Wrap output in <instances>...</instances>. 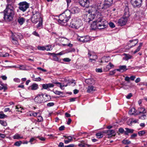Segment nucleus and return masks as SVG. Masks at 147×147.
Returning <instances> with one entry per match:
<instances>
[{
  "label": "nucleus",
  "mask_w": 147,
  "mask_h": 147,
  "mask_svg": "<svg viewBox=\"0 0 147 147\" xmlns=\"http://www.w3.org/2000/svg\"><path fill=\"white\" fill-rule=\"evenodd\" d=\"M78 11L79 9L76 7H73L70 10H66L59 15L58 22L61 25L63 26L67 25V22L71 18V13H78Z\"/></svg>",
  "instance_id": "nucleus-1"
},
{
  "label": "nucleus",
  "mask_w": 147,
  "mask_h": 147,
  "mask_svg": "<svg viewBox=\"0 0 147 147\" xmlns=\"http://www.w3.org/2000/svg\"><path fill=\"white\" fill-rule=\"evenodd\" d=\"M14 8L13 4H8L4 10V19L6 22H10L13 18L15 14Z\"/></svg>",
  "instance_id": "nucleus-2"
},
{
  "label": "nucleus",
  "mask_w": 147,
  "mask_h": 147,
  "mask_svg": "<svg viewBox=\"0 0 147 147\" xmlns=\"http://www.w3.org/2000/svg\"><path fill=\"white\" fill-rule=\"evenodd\" d=\"M102 6L101 4L97 5L96 4H93L91 5L89 7L88 12L89 13H93L94 14H96L97 16L96 18H99L100 16H101L100 11L104 9L103 8H102Z\"/></svg>",
  "instance_id": "nucleus-3"
},
{
  "label": "nucleus",
  "mask_w": 147,
  "mask_h": 147,
  "mask_svg": "<svg viewBox=\"0 0 147 147\" xmlns=\"http://www.w3.org/2000/svg\"><path fill=\"white\" fill-rule=\"evenodd\" d=\"M40 19L41 20L40 17V14L39 12L36 10H33L32 12V16L31 18V20L33 23H36L40 21Z\"/></svg>",
  "instance_id": "nucleus-4"
},
{
  "label": "nucleus",
  "mask_w": 147,
  "mask_h": 147,
  "mask_svg": "<svg viewBox=\"0 0 147 147\" xmlns=\"http://www.w3.org/2000/svg\"><path fill=\"white\" fill-rule=\"evenodd\" d=\"M82 20L80 19L76 20L72 19L70 23V26L73 28L78 29L82 25Z\"/></svg>",
  "instance_id": "nucleus-5"
},
{
  "label": "nucleus",
  "mask_w": 147,
  "mask_h": 147,
  "mask_svg": "<svg viewBox=\"0 0 147 147\" xmlns=\"http://www.w3.org/2000/svg\"><path fill=\"white\" fill-rule=\"evenodd\" d=\"M20 10L24 12L29 8V4L26 1L20 2L18 4Z\"/></svg>",
  "instance_id": "nucleus-6"
},
{
  "label": "nucleus",
  "mask_w": 147,
  "mask_h": 147,
  "mask_svg": "<svg viewBox=\"0 0 147 147\" xmlns=\"http://www.w3.org/2000/svg\"><path fill=\"white\" fill-rule=\"evenodd\" d=\"M102 15L100 16L99 18H96V22H97L98 28L100 29L105 28L106 26L104 23L103 21H102Z\"/></svg>",
  "instance_id": "nucleus-7"
},
{
  "label": "nucleus",
  "mask_w": 147,
  "mask_h": 147,
  "mask_svg": "<svg viewBox=\"0 0 147 147\" xmlns=\"http://www.w3.org/2000/svg\"><path fill=\"white\" fill-rule=\"evenodd\" d=\"M44 94L42 93L37 94L34 98L35 102L36 103L39 104L44 102Z\"/></svg>",
  "instance_id": "nucleus-8"
},
{
  "label": "nucleus",
  "mask_w": 147,
  "mask_h": 147,
  "mask_svg": "<svg viewBox=\"0 0 147 147\" xmlns=\"http://www.w3.org/2000/svg\"><path fill=\"white\" fill-rule=\"evenodd\" d=\"M142 0H130L131 4L134 8L140 7L142 4Z\"/></svg>",
  "instance_id": "nucleus-9"
},
{
  "label": "nucleus",
  "mask_w": 147,
  "mask_h": 147,
  "mask_svg": "<svg viewBox=\"0 0 147 147\" xmlns=\"http://www.w3.org/2000/svg\"><path fill=\"white\" fill-rule=\"evenodd\" d=\"M78 40L83 43H85L89 41L91 38L88 36H78L77 38Z\"/></svg>",
  "instance_id": "nucleus-10"
},
{
  "label": "nucleus",
  "mask_w": 147,
  "mask_h": 147,
  "mask_svg": "<svg viewBox=\"0 0 147 147\" xmlns=\"http://www.w3.org/2000/svg\"><path fill=\"white\" fill-rule=\"evenodd\" d=\"M128 18L123 16L122 18L118 20L117 23L121 26L125 25L127 22Z\"/></svg>",
  "instance_id": "nucleus-11"
},
{
  "label": "nucleus",
  "mask_w": 147,
  "mask_h": 147,
  "mask_svg": "<svg viewBox=\"0 0 147 147\" xmlns=\"http://www.w3.org/2000/svg\"><path fill=\"white\" fill-rule=\"evenodd\" d=\"M113 3V0H105L104 4H101L102 6V8L104 9H106L110 6Z\"/></svg>",
  "instance_id": "nucleus-12"
},
{
  "label": "nucleus",
  "mask_w": 147,
  "mask_h": 147,
  "mask_svg": "<svg viewBox=\"0 0 147 147\" xmlns=\"http://www.w3.org/2000/svg\"><path fill=\"white\" fill-rule=\"evenodd\" d=\"M79 3L82 6L87 8L89 6V0H80Z\"/></svg>",
  "instance_id": "nucleus-13"
},
{
  "label": "nucleus",
  "mask_w": 147,
  "mask_h": 147,
  "mask_svg": "<svg viewBox=\"0 0 147 147\" xmlns=\"http://www.w3.org/2000/svg\"><path fill=\"white\" fill-rule=\"evenodd\" d=\"M54 85L53 84L49 83L47 84H42V89H45L47 90H49V88H53L54 87Z\"/></svg>",
  "instance_id": "nucleus-14"
},
{
  "label": "nucleus",
  "mask_w": 147,
  "mask_h": 147,
  "mask_svg": "<svg viewBox=\"0 0 147 147\" xmlns=\"http://www.w3.org/2000/svg\"><path fill=\"white\" fill-rule=\"evenodd\" d=\"M87 89L86 92L89 93H92L96 90V87L92 85L89 86Z\"/></svg>",
  "instance_id": "nucleus-15"
},
{
  "label": "nucleus",
  "mask_w": 147,
  "mask_h": 147,
  "mask_svg": "<svg viewBox=\"0 0 147 147\" xmlns=\"http://www.w3.org/2000/svg\"><path fill=\"white\" fill-rule=\"evenodd\" d=\"M88 55L89 57L90 58V61L91 62L93 61H95V59L97 58V56L96 55L94 54L92 55L90 52H88Z\"/></svg>",
  "instance_id": "nucleus-16"
},
{
  "label": "nucleus",
  "mask_w": 147,
  "mask_h": 147,
  "mask_svg": "<svg viewBox=\"0 0 147 147\" xmlns=\"http://www.w3.org/2000/svg\"><path fill=\"white\" fill-rule=\"evenodd\" d=\"M22 37V35L20 33H15L13 34L12 33L11 38H12L13 37L15 39H20Z\"/></svg>",
  "instance_id": "nucleus-17"
},
{
  "label": "nucleus",
  "mask_w": 147,
  "mask_h": 147,
  "mask_svg": "<svg viewBox=\"0 0 147 147\" xmlns=\"http://www.w3.org/2000/svg\"><path fill=\"white\" fill-rule=\"evenodd\" d=\"M126 65H120L119 67V68L116 69L117 71L120 72H123L125 71L128 69L127 68Z\"/></svg>",
  "instance_id": "nucleus-18"
},
{
  "label": "nucleus",
  "mask_w": 147,
  "mask_h": 147,
  "mask_svg": "<svg viewBox=\"0 0 147 147\" xmlns=\"http://www.w3.org/2000/svg\"><path fill=\"white\" fill-rule=\"evenodd\" d=\"M38 88V84L36 83H34L28 88V89L32 90H37Z\"/></svg>",
  "instance_id": "nucleus-19"
},
{
  "label": "nucleus",
  "mask_w": 147,
  "mask_h": 147,
  "mask_svg": "<svg viewBox=\"0 0 147 147\" xmlns=\"http://www.w3.org/2000/svg\"><path fill=\"white\" fill-rule=\"evenodd\" d=\"M138 111L139 113L137 114V115H139L141 114H145L146 112L145 109L144 107H143L139 108L138 109Z\"/></svg>",
  "instance_id": "nucleus-20"
},
{
  "label": "nucleus",
  "mask_w": 147,
  "mask_h": 147,
  "mask_svg": "<svg viewBox=\"0 0 147 147\" xmlns=\"http://www.w3.org/2000/svg\"><path fill=\"white\" fill-rule=\"evenodd\" d=\"M114 67V65L111 62L109 63V64L107 65L105 68H104L105 71H108L110 69L113 68Z\"/></svg>",
  "instance_id": "nucleus-21"
},
{
  "label": "nucleus",
  "mask_w": 147,
  "mask_h": 147,
  "mask_svg": "<svg viewBox=\"0 0 147 147\" xmlns=\"http://www.w3.org/2000/svg\"><path fill=\"white\" fill-rule=\"evenodd\" d=\"M129 42H130V45L131 48L135 46V45L137 44L138 42V39L131 40H129Z\"/></svg>",
  "instance_id": "nucleus-22"
},
{
  "label": "nucleus",
  "mask_w": 147,
  "mask_h": 147,
  "mask_svg": "<svg viewBox=\"0 0 147 147\" xmlns=\"http://www.w3.org/2000/svg\"><path fill=\"white\" fill-rule=\"evenodd\" d=\"M14 139L20 140L23 138V136L21 134L16 133L13 136Z\"/></svg>",
  "instance_id": "nucleus-23"
},
{
  "label": "nucleus",
  "mask_w": 147,
  "mask_h": 147,
  "mask_svg": "<svg viewBox=\"0 0 147 147\" xmlns=\"http://www.w3.org/2000/svg\"><path fill=\"white\" fill-rule=\"evenodd\" d=\"M125 135H128L129 133H132L134 131V129L128 128H125Z\"/></svg>",
  "instance_id": "nucleus-24"
},
{
  "label": "nucleus",
  "mask_w": 147,
  "mask_h": 147,
  "mask_svg": "<svg viewBox=\"0 0 147 147\" xmlns=\"http://www.w3.org/2000/svg\"><path fill=\"white\" fill-rule=\"evenodd\" d=\"M124 16L126 17H129V8L128 7L126 6L124 10Z\"/></svg>",
  "instance_id": "nucleus-25"
},
{
  "label": "nucleus",
  "mask_w": 147,
  "mask_h": 147,
  "mask_svg": "<svg viewBox=\"0 0 147 147\" xmlns=\"http://www.w3.org/2000/svg\"><path fill=\"white\" fill-rule=\"evenodd\" d=\"M114 131L113 130H108L107 131L106 133L107 134L109 138L114 136Z\"/></svg>",
  "instance_id": "nucleus-26"
},
{
  "label": "nucleus",
  "mask_w": 147,
  "mask_h": 147,
  "mask_svg": "<svg viewBox=\"0 0 147 147\" xmlns=\"http://www.w3.org/2000/svg\"><path fill=\"white\" fill-rule=\"evenodd\" d=\"M78 146L80 147H89L90 146V145L86 144L84 141H82L79 143Z\"/></svg>",
  "instance_id": "nucleus-27"
},
{
  "label": "nucleus",
  "mask_w": 147,
  "mask_h": 147,
  "mask_svg": "<svg viewBox=\"0 0 147 147\" xmlns=\"http://www.w3.org/2000/svg\"><path fill=\"white\" fill-rule=\"evenodd\" d=\"M91 29L92 30H95L98 28L97 22H96V20L91 24Z\"/></svg>",
  "instance_id": "nucleus-28"
},
{
  "label": "nucleus",
  "mask_w": 147,
  "mask_h": 147,
  "mask_svg": "<svg viewBox=\"0 0 147 147\" xmlns=\"http://www.w3.org/2000/svg\"><path fill=\"white\" fill-rule=\"evenodd\" d=\"M91 14L89 15L88 19H89V21L92 20L94 18L96 19V17L97 16L96 14L93 13H90Z\"/></svg>",
  "instance_id": "nucleus-29"
},
{
  "label": "nucleus",
  "mask_w": 147,
  "mask_h": 147,
  "mask_svg": "<svg viewBox=\"0 0 147 147\" xmlns=\"http://www.w3.org/2000/svg\"><path fill=\"white\" fill-rule=\"evenodd\" d=\"M39 113V112H35L33 111H30L29 112V114L30 116H33L34 117L37 116Z\"/></svg>",
  "instance_id": "nucleus-30"
},
{
  "label": "nucleus",
  "mask_w": 147,
  "mask_h": 147,
  "mask_svg": "<svg viewBox=\"0 0 147 147\" xmlns=\"http://www.w3.org/2000/svg\"><path fill=\"white\" fill-rule=\"evenodd\" d=\"M85 82L88 84H91L94 83V80L92 79H86L85 80Z\"/></svg>",
  "instance_id": "nucleus-31"
},
{
  "label": "nucleus",
  "mask_w": 147,
  "mask_h": 147,
  "mask_svg": "<svg viewBox=\"0 0 147 147\" xmlns=\"http://www.w3.org/2000/svg\"><path fill=\"white\" fill-rule=\"evenodd\" d=\"M25 19L23 17H20L18 20V23L22 25L25 22Z\"/></svg>",
  "instance_id": "nucleus-32"
},
{
  "label": "nucleus",
  "mask_w": 147,
  "mask_h": 147,
  "mask_svg": "<svg viewBox=\"0 0 147 147\" xmlns=\"http://www.w3.org/2000/svg\"><path fill=\"white\" fill-rule=\"evenodd\" d=\"M53 83L57 85V86H59L61 89L64 90V88H63V87L64 86V85H62L61 83L58 82H53Z\"/></svg>",
  "instance_id": "nucleus-33"
},
{
  "label": "nucleus",
  "mask_w": 147,
  "mask_h": 147,
  "mask_svg": "<svg viewBox=\"0 0 147 147\" xmlns=\"http://www.w3.org/2000/svg\"><path fill=\"white\" fill-rule=\"evenodd\" d=\"M47 48V47L45 48V47L44 46H38L37 47L38 49L39 50L44 51L46 50L47 51H49L50 49H48Z\"/></svg>",
  "instance_id": "nucleus-34"
},
{
  "label": "nucleus",
  "mask_w": 147,
  "mask_h": 147,
  "mask_svg": "<svg viewBox=\"0 0 147 147\" xmlns=\"http://www.w3.org/2000/svg\"><path fill=\"white\" fill-rule=\"evenodd\" d=\"M45 96L47 98H44V102H45L48 101L50 100L51 99V97L50 95L47 94H45Z\"/></svg>",
  "instance_id": "nucleus-35"
},
{
  "label": "nucleus",
  "mask_w": 147,
  "mask_h": 147,
  "mask_svg": "<svg viewBox=\"0 0 147 147\" xmlns=\"http://www.w3.org/2000/svg\"><path fill=\"white\" fill-rule=\"evenodd\" d=\"M142 114L140 116L139 118L142 120H144L147 118V115L145 114Z\"/></svg>",
  "instance_id": "nucleus-36"
},
{
  "label": "nucleus",
  "mask_w": 147,
  "mask_h": 147,
  "mask_svg": "<svg viewBox=\"0 0 147 147\" xmlns=\"http://www.w3.org/2000/svg\"><path fill=\"white\" fill-rule=\"evenodd\" d=\"M96 135L97 138H101L103 136V134L101 132H100L96 133Z\"/></svg>",
  "instance_id": "nucleus-37"
},
{
  "label": "nucleus",
  "mask_w": 147,
  "mask_h": 147,
  "mask_svg": "<svg viewBox=\"0 0 147 147\" xmlns=\"http://www.w3.org/2000/svg\"><path fill=\"white\" fill-rule=\"evenodd\" d=\"M18 68L20 70H25L26 69V66L24 65H18Z\"/></svg>",
  "instance_id": "nucleus-38"
},
{
  "label": "nucleus",
  "mask_w": 147,
  "mask_h": 147,
  "mask_svg": "<svg viewBox=\"0 0 147 147\" xmlns=\"http://www.w3.org/2000/svg\"><path fill=\"white\" fill-rule=\"evenodd\" d=\"M9 54L7 53L0 52V56L4 57L8 56Z\"/></svg>",
  "instance_id": "nucleus-39"
},
{
  "label": "nucleus",
  "mask_w": 147,
  "mask_h": 147,
  "mask_svg": "<svg viewBox=\"0 0 147 147\" xmlns=\"http://www.w3.org/2000/svg\"><path fill=\"white\" fill-rule=\"evenodd\" d=\"M135 109L134 108H131L129 112V113L130 115H133L135 113Z\"/></svg>",
  "instance_id": "nucleus-40"
},
{
  "label": "nucleus",
  "mask_w": 147,
  "mask_h": 147,
  "mask_svg": "<svg viewBox=\"0 0 147 147\" xmlns=\"http://www.w3.org/2000/svg\"><path fill=\"white\" fill-rule=\"evenodd\" d=\"M39 115L38 116L37 120L38 122H40L42 121H43V119L42 117L41 116L40 113H39Z\"/></svg>",
  "instance_id": "nucleus-41"
},
{
  "label": "nucleus",
  "mask_w": 147,
  "mask_h": 147,
  "mask_svg": "<svg viewBox=\"0 0 147 147\" xmlns=\"http://www.w3.org/2000/svg\"><path fill=\"white\" fill-rule=\"evenodd\" d=\"M146 133L145 131L144 130L139 131L138 133V134L140 136H142L144 134Z\"/></svg>",
  "instance_id": "nucleus-42"
},
{
  "label": "nucleus",
  "mask_w": 147,
  "mask_h": 147,
  "mask_svg": "<svg viewBox=\"0 0 147 147\" xmlns=\"http://www.w3.org/2000/svg\"><path fill=\"white\" fill-rule=\"evenodd\" d=\"M122 143L125 144H129L131 143V142L128 140H123L122 141Z\"/></svg>",
  "instance_id": "nucleus-43"
},
{
  "label": "nucleus",
  "mask_w": 147,
  "mask_h": 147,
  "mask_svg": "<svg viewBox=\"0 0 147 147\" xmlns=\"http://www.w3.org/2000/svg\"><path fill=\"white\" fill-rule=\"evenodd\" d=\"M109 57H102V59L103 60V61H105V62H107L109 60ZM102 61H101V62L102 63Z\"/></svg>",
  "instance_id": "nucleus-44"
},
{
  "label": "nucleus",
  "mask_w": 147,
  "mask_h": 147,
  "mask_svg": "<svg viewBox=\"0 0 147 147\" xmlns=\"http://www.w3.org/2000/svg\"><path fill=\"white\" fill-rule=\"evenodd\" d=\"M0 124L4 126H6L7 125L6 122L4 121L0 120Z\"/></svg>",
  "instance_id": "nucleus-45"
},
{
  "label": "nucleus",
  "mask_w": 147,
  "mask_h": 147,
  "mask_svg": "<svg viewBox=\"0 0 147 147\" xmlns=\"http://www.w3.org/2000/svg\"><path fill=\"white\" fill-rule=\"evenodd\" d=\"M12 38V43L15 45H18V42L17 39H15L13 37Z\"/></svg>",
  "instance_id": "nucleus-46"
},
{
  "label": "nucleus",
  "mask_w": 147,
  "mask_h": 147,
  "mask_svg": "<svg viewBox=\"0 0 147 147\" xmlns=\"http://www.w3.org/2000/svg\"><path fill=\"white\" fill-rule=\"evenodd\" d=\"M32 80L34 81H40L41 80V79L40 77L38 78H34L32 79Z\"/></svg>",
  "instance_id": "nucleus-47"
},
{
  "label": "nucleus",
  "mask_w": 147,
  "mask_h": 147,
  "mask_svg": "<svg viewBox=\"0 0 147 147\" xmlns=\"http://www.w3.org/2000/svg\"><path fill=\"white\" fill-rule=\"evenodd\" d=\"M22 143V142L21 141H17L15 142L14 145L18 146H20L21 144Z\"/></svg>",
  "instance_id": "nucleus-48"
},
{
  "label": "nucleus",
  "mask_w": 147,
  "mask_h": 147,
  "mask_svg": "<svg viewBox=\"0 0 147 147\" xmlns=\"http://www.w3.org/2000/svg\"><path fill=\"white\" fill-rule=\"evenodd\" d=\"M137 136V134H134L131 135L130 138L131 139H134Z\"/></svg>",
  "instance_id": "nucleus-49"
},
{
  "label": "nucleus",
  "mask_w": 147,
  "mask_h": 147,
  "mask_svg": "<svg viewBox=\"0 0 147 147\" xmlns=\"http://www.w3.org/2000/svg\"><path fill=\"white\" fill-rule=\"evenodd\" d=\"M124 55L125 56V58L127 59H130L131 58L132 56L129 55L125 54Z\"/></svg>",
  "instance_id": "nucleus-50"
},
{
  "label": "nucleus",
  "mask_w": 147,
  "mask_h": 147,
  "mask_svg": "<svg viewBox=\"0 0 147 147\" xmlns=\"http://www.w3.org/2000/svg\"><path fill=\"white\" fill-rule=\"evenodd\" d=\"M116 71L117 70H116V69H115L113 71H110L109 73V75L111 76L114 75Z\"/></svg>",
  "instance_id": "nucleus-51"
},
{
  "label": "nucleus",
  "mask_w": 147,
  "mask_h": 147,
  "mask_svg": "<svg viewBox=\"0 0 147 147\" xmlns=\"http://www.w3.org/2000/svg\"><path fill=\"white\" fill-rule=\"evenodd\" d=\"M55 94L58 95H60L61 94H63V92L60 91H58L57 90H56L54 92Z\"/></svg>",
  "instance_id": "nucleus-52"
},
{
  "label": "nucleus",
  "mask_w": 147,
  "mask_h": 147,
  "mask_svg": "<svg viewBox=\"0 0 147 147\" xmlns=\"http://www.w3.org/2000/svg\"><path fill=\"white\" fill-rule=\"evenodd\" d=\"M119 132L121 134L124 133L125 134V131L122 128H120L119 129Z\"/></svg>",
  "instance_id": "nucleus-53"
},
{
  "label": "nucleus",
  "mask_w": 147,
  "mask_h": 147,
  "mask_svg": "<svg viewBox=\"0 0 147 147\" xmlns=\"http://www.w3.org/2000/svg\"><path fill=\"white\" fill-rule=\"evenodd\" d=\"M54 105L53 102H49L47 104V106L48 107H51L53 106Z\"/></svg>",
  "instance_id": "nucleus-54"
},
{
  "label": "nucleus",
  "mask_w": 147,
  "mask_h": 147,
  "mask_svg": "<svg viewBox=\"0 0 147 147\" xmlns=\"http://www.w3.org/2000/svg\"><path fill=\"white\" fill-rule=\"evenodd\" d=\"M71 60L69 58H66L63 59V61L64 62H69L71 61Z\"/></svg>",
  "instance_id": "nucleus-55"
},
{
  "label": "nucleus",
  "mask_w": 147,
  "mask_h": 147,
  "mask_svg": "<svg viewBox=\"0 0 147 147\" xmlns=\"http://www.w3.org/2000/svg\"><path fill=\"white\" fill-rule=\"evenodd\" d=\"M109 25L112 28H113L115 27L114 24L112 22L110 23H109Z\"/></svg>",
  "instance_id": "nucleus-56"
},
{
  "label": "nucleus",
  "mask_w": 147,
  "mask_h": 147,
  "mask_svg": "<svg viewBox=\"0 0 147 147\" xmlns=\"http://www.w3.org/2000/svg\"><path fill=\"white\" fill-rule=\"evenodd\" d=\"M36 139L34 138H32L30 139L29 142H30L31 144H32V142L34 141Z\"/></svg>",
  "instance_id": "nucleus-57"
},
{
  "label": "nucleus",
  "mask_w": 147,
  "mask_h": 147,
  "mask_svg": "<svg viewBox=\"0 0 147 147\" xmlns=\"http://www.w3.org/2000/svg\"><path fill=\"white\" fill-rule=\"evenodd\" d=\"M130 78L128 76H126L125 78V80L128 82H129L130 81Z\"/></svg>",
  "instance_id": "nucleus-58"
},
{
  "label": "nucleus",
  "mask_w": 147,
  "mask_h": 147,
  "mask_svg": "<svg viewBox=\"0 0 147 147\" xmlns=\"http://www.w3.org/2000/svg\"><path fill=\"white\" fill-rule=\"evenodd\" d=\"M65 128V127L64 126L62 125V126H61V127H60L59 128V131H62V130H63Z\"/></svg>",
  "instance_id": "nucleus-59"
},
{
  "label": "nucleus",
  "mask_w": 147,
  "mask_h": 147,
  "mask_svg": "<svg viewBox=\"0 0 147 147\" xmlns=\"http://www.w3.org/2000/svg\"><path fill=\"white\" fill-rule=\"evenodd\" d=\"M42 25L41 22H39L38 24H37V27L38 28H39L40 27H41Z\"/></svg>",
  "instance_id": "nucleus-60"
},
{
  "label": "nucleus",
  "mask_w": 147,
  "mask_h": 147,
  "mask_svg": "<svg viewBox=\"0 0 147 147\" xmlns=\"http://www.w3.org/2000/svg\"><path fill=\"white\" fill-rule=\"evenodd\" d=\"M32 34L34 35L37 36H39V34H38V33L35 31H34L32 33Z\"/></svg>",
  "instance_id": "nucleus-61"
},
{
  "label": "nucleus",
  "mask_w": 147,
  "mask_h": 147,
  "mask_svg": "<svg viewBox=\"0 0 147 147\" xmlns=\"http://www.w3.org/2000/svg\"><path fill=\"white\" fill-rule=\"evenodd\" d=\"M140 49L141 48L138 47V48H137V49H136V50L134 51V53L135 54L136 53L138 52L140 50Z\"/></svg>",
  "instance_id": "nucleus-62"
},
{
  "label": "nucleus",
  "mask_w": 147,
  "mask_h": 147,
  "mask_svg": "<svg viewBox=\"0 0 147 147\" xmlns=\"http://www.w3.org/2000/svg\"><path fill=\"white\" fill-rule=\"evenodd\" d=\"M96 71L97 72H102V69L100 68L96 69Z\"/></svg>",
  "instance_id": "nucleus-63"
},
{
  "label": "nucleus",
  "mask_w": 147,
  "mask_h": 147,
  "mask_svg": "<svg viewBox=\"0 0 147 147\" xmlns=\"http://www.w3.org/2000/svg\"><path fill=\"white\" fill-rule=\"evenodd\" d=\"M132 96V94L131 93H130L126 96V97L127 99H129Z\"/></svg>",
  "instance_id": "nucleus-64"
}]
</instances>
